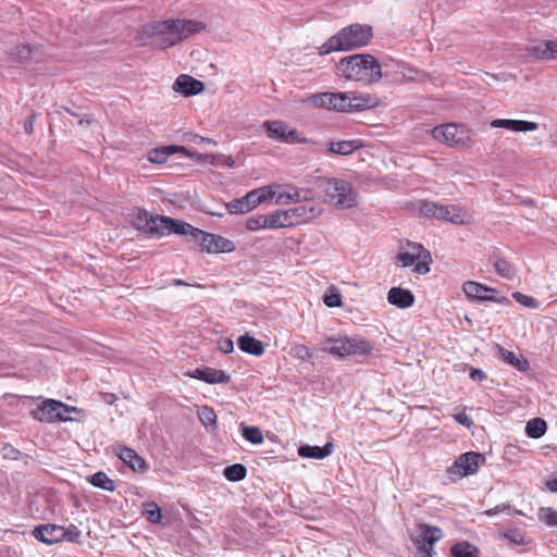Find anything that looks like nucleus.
<instances>
[{"label":"nucleus","mask_w":557,"mask_h":557,"mask_svg":"<svg viewBox=\"0 0 557 557\" xmlns=\"http://www.w3.org/2000/svg\"><path fill=\"white\" fill-rule=\"evenodd\" d=\"M338 75L363 85L376 83L382 77L381 65L371 54H354L343 58L337 65Z\"/></svg>","instance_id":"1"},{"label":"nucleus","mask_w":557,"mask_h":557,"mask_svg":"<svg viewBox=\"0 0 557 557\" xmlns=\"http://www.w3.org/2000/svg\"><path fill=\"white\" fill-rule=\"evenodd\" d=\"M313 106L335 111L352 112L362 111L376 106V98L370 94L322 92L311 97Z\"/></svg>","instance_id":"2"},{"label":"nucleus","mask_w":557,"mask_h":557,"mask_svg":"<svg viewBox=\"0 0 557 557\" xmlns=\"http://www.w3.org/2000/svg\"><path fill=\"white\" fill-rule=\"evenodd\" d=\"M161 48H169L205 29V24L195 20H165L152 27Z\"/></svg>","instance_id":"3"},{"label":"nucleus","mask_w":557,"mask_h":557,"mask_svg":"<svg viewBox=\"0 0 557 557\" xmlns=\"http://www.w3.org/2000/svg\"><path fill=\"white\" fill-rule=\"evenodd\" d=\"M372 37L370 26L354 24L343 28L335 36H332L322 47L321 53L327 54L333 51L351 50L366 46Z\"/></svg>","instance_id":"4"},{"label":"nucleus","mask_w":557,"mask_h":557,"mask_svg":"<svg viewBox=\"0 0 557 557\" xmlns=\"http://www.w3.org/2000/svg\"><path fill=\"white\" fill-rule=\"evenodd\" d=\"M136 226L138 228L145 230L146 232L165 235V234H180L190 236L194 240H196V233L200 230L191 226L185 222H177L168 216L160 215H149L146 211H140L136 219Z\"/></svg>","instance_id":"5"},{"label":"nucleus","mask_w":557,"mask_h":557,"mask_svg":"<svg viewBox=\"0 0 557 557\" xmlns=\"http://www.w3.org/2000/svg\"><path fill=\"white\" fill-rule=\"evenodd\" d=\"M373 349L370 342L360 337H327L322 342L321 350L341 358L349 356H367Z\"/></svg>","instance_id":"6"},{"label":"nucleus","mask_w":557,"mask_h":557,"mask_svg":"<svg viewBox=\"0 0 557 557\" xmlns=\"http://www.w3.org/2000/svg\"><path fill=\"white\" fill-rule=\"evenodd\" d=\"M326 200L341 209H349L357 205L356 194L349 182L341 178H329L322 183Z\"/></svg>","instance_id":"7"},{"label":"nucleus","mask_w":557,"mask_h":557,"mask_svg":"<svg viewBox=\"0 0 557 557\" xmlns=\"http://www.w3.org/2000/svg\"><path fill=\"white\" fill-rule=\"evenodd\" d=\"M72 412L79 413V410L54 399H46L32 410L30 416L35 420L46 423L67 422L77 420L71 416Z\"/></svg>","instance_id":"8"},{"label":"nucleus","mask_w":557,"mask_h":557,"mask_svg":"<svg viewBox=\"0 0 557 557\" xmlns=\"http://www.w3.org/2000/svg\"><path fill=\"white\" fill-rule=\"evenodd\" d=\"M397 261L401 267L413 265L417 274L430 272L431 253L421 244L408 242L397 255Z\"/></svg>","instance_id":"9"},{"label":"nucleus","mask_w":557,"mask_h":557,"mask_svg":"<svg viewBox=\"0 0 557 557\" xmlns=\"http://www.w3.org/2000/svg\"><path fill=\"white\" fill-rule=\"evenodd\" d=\"M36 540L51 545L61 541L78 542L81 531L77 530L75 524H38L33 531Z\"/></svg>","instance_id":"10"},{"label":"nucleus","mask_w":557,"mask_h":557,"mask_svg":"<svg viewBox=\"0 0 557 557\" xmlns=\"http://www.w3.org/2000/svg\"><path fill=\"white\" fill-rule=\"evenodd\" d=\"M423 213L440 220H445L455 224H468L471 215L462 208L456 205H442L433 201H425L421 207Z\"/></svg>","instance_id":"11"},{"label":"nucleus","mask_w":557,"mask_h":557,"mask_svg":"<svg viewBox=\"0 0 557 557\" xmlns=\"http://www.w3.org/2000/svg\"><path fill=\"white\" fill-rule=\"evenodd\" d=\"M410 540L417 552L433 550L434 544L443 536L440 528L430 524H417L409 532Z\"/></svg>","instance_id":"12"},{"label":"nucleus","mask_w":557,"mask_h":557,"mask_svg":"<svg viewBox=\"0 0 557 557\" xmlns=\"http://www.w3.org/2000/svg\"><path fill=\"white\" fill-rule=\"evenodd\" d=\"M485 461V457L480 453L468 451L460 455L448 472L451 478H463L474 474L479 471L480 466Z\"/></svg>","instance_id":"13"},{"label":"nucleus","mask_w":557,"mask_h":557,"mask_svg":"<svg viewBox=\"0 0 557 557\" xmlns=\"http://www.w3.org/2000/svg\"><path fill=\"white\" fill-rule=\"evenodd\" d=\"M432 136L434 139L451 147L463 146L469 139L465 127L456 124L436 126L432 129Z\"/></svg>","instance_id":"14"},{"label":"nucleus","mask_w":557,"mask_h":557,"mask_svg":"<svg viewBox=\"0 0 557 557\" xmlns=\"http://www.w3.org/2000/svg\"><path fill=\"white\" fill-rule=\"evenodd\" d=\"M195 242L199 243L201 250L208 253L231 252L235 249V245L232 240L201 230L196 233Z\"/></svg>","instance_id":"15"},{"label":"nucleus","mask_w":557,"mask_h":557,"mask_svg":"<svg viewBox=\"0 0 557 557\" xmlns=\"http://www.w3.org/2000/svg\"><path fill=\"white\" fill-rule=\"evenodd\" d=\"M462 290L466 296L475 301H494L498 304L507 302L508 299L504 296L499 297L498 292L495 288L480 284L478 282L469 281L462 286Z\"/></svg>","instance_id":"16"},{"label":"nucleus","mask_w":557,"mask_h":557,"mask_svg":"<svg viewBox=\"0 0 557 557\" xmlns=\"http://www.w3.org/2000/svg\"><path fill=\"white\" fill-rule=\"evenodd\" d=\"M263 127L267 129L268 137L273 140L287 144L305 141L295 128H289L283 121H265Z\"/></svg>","instance_id":"17"},{"label":"nucleus","mask_w":557,"mask_h":557,"mask_svg":"<svg viewBox=\"0 0 557 557\" xmlns=\"http://www.w3.org/2000/svg\"><path fill=\"white\" fill-rule=\"evenodd\" d=\"M298 202L299 205L288 209L293 226L307 223L321 215L323 211L319 203L311 200Z\"/></svg>","instance_id":"18"},{"label":"nucleus","mask_w":557,"mask_h":557,"mask_svg":"<svg viewBox=\"0 0 557 557\" xmlns=\"http://www.w3.org/2000/svg\"><path fill=\"white\" fill-rule=\"evenodd\" d=\"M275 190V205L284 206L289 203H298V201H308L312 199V194L308 189L296 187L284 188L282 185H276Z\"/></svg>","instance_id":"19"},{"label":"nucleus","mask_w":557,"mask_h":557,"mask_svg":"<svg viewBox=\"0 0 557 557\" xmlns=\"http://www.w3.org/2000/svg\"><path fill=\"white\" fill-rule=\"evenodd\" d=\"M189 375L209 384H226L230 382V375L223 370H216L209 367L197 368Z\"/></svg>","instance_id":"20"},{"label":"nucleus","mask_w":557,"mask_h":557,"mask_svg":"<svg viewBox=\"0 0 557 557\" xmlns=\"http://www.w3.org/2000/svg\"><path fill=\"white\" fill-rule=\"evenodd\" d=\"M173 89L185 96H193L203 90V84L189 75H180L173 85Z\"/></svg>","instance_id":"21"},{"label":"nucleus","mask_w":557,"mask_h":557,"mask_svg":"<svg viewBox=\"0 0 557 557\" xmlns=\"http://www.w3.org/2000/svg\"><path fill=\"white\" fill-rule=\"evenodd\" d=\"M492 127L506 128L512 132H532L539 128L537 123L521 120L496 119L491 122Z\"/></svg>","instance_id":"22"},{"label":"nucleus","mask_w":557,"mask_h":557,"mask_svg":"<svg viewBox=\"0 0 557 557\" xmlns=\"http://www.w3.org/2000/svg\"><path fill=\"white\" fill-rule=\"evenodd\" d=\"M114 451L134 471H144L146 469L145 460L134 449L119 445L114 448Z\"/></svg>","instance_id":"23"},{"label":"nucleus","mask_w":557,"mask_h":557,"mask_svg":"<svg viewBox=\"0 0 557 557\" xmlns=\"http://www.w3.org/2000/svg\"><path fill=\"white\" fill-rule=\"evenodd\" d=\"M387 300L397 308L406 309L413 305L414 296L409 289L392 287L387 293Z\"/></svg>","instance_id":"24"},{"label":"nucleus","mask_w":557,"mask_h":557,"mask_svg":"<svg viewBox=\"0 0 557 557\" xmlns=\"http://www.w3.org/2000/svg\"><path fill=\"white\" fill-rule=\"evenodd\" d=\"M186 149L181 146H163L160 148H154L148 153V160L151 163L162 164L166 162L168 158L175 152H185Z\"/></svg>","instance_id":"25"},{"label":"nucleus","mask_w":557,"mask_h":557,"mask_svg":"<svg viewBox=\"0 0 557 557\" xmlns=\"http://www.w3.org/2000/svg\"><path fill=\"white\" fill-rule=\"evenodd\" d=\"M333 453V444L326 443L323 447L304 445L298 448V455L302 458L323 459Z\"/></svg>","instance_id":"26"},{"label":"nucleus","mask_w":557,"mask_h":557,"mask_svg":"<svg viewBox=\"0 0 557 557\" xmlns=\"http://www.w3.org/2000/svg\"><path fill=\"white\" fill-rule=\"evenodd\" d=\"M237 344L242 351L253 356H261L264 352L262 342L247 334L240 336Z\"/></svg>","instance_id":"27"},{"label":"nucleus","mask_w":557,"mask_h":557,"mask_svg":"<svg viewBox=\"0 0 557 557\" xmlns=\"http://www.w3.org/2000/svg\"><path fill=\"white\" fill-rule=\"evenodd\" d=\"M532 53L537 59L557 58V39L548 41H540L532 47Z\"/></svg>","instance_id":"28"},{"label":"nucleus","mask_w":557,"mask_h":557,"mask_svg":"<svg viewBox=\"0 0 557 557\" xmlns=\"http://www.w3.org/2000/svg\"><path fill=\"white\" fill-rule=\"evenodd\" d=\"M268 218H269L268 228L274 230V228H285V227L293 226L288 209L275 210L272 213L268 214Z\"/></svg>","instance_id":"29"},{"label":"nucleus","mask_w":557,"mask_h":557,"mask_svg":"<svg viewBox=\"0 0 557 557\" xmlns=\"http://www.w3.org/2000/svg\"><path fill=\"white\" fill-rule=\"evenodd\" d=\"M361 147L359 140L331 141L329 151L335 154L347 156Z\"/></svg>","instance_id":"30"},{"label":"nucleus","mask_w":557,"mask_h":557,"mask_svg":"<svg viewBox=\"0 0 557 557\" xmlns=\"http://www.w3.org/2000/svg\"><path fill=\"white\" fill-rule=\"evenodd\" d=\"M450 554L453 557H480L479 548L468 541L454 544L450 548Z\"/></svg>","instance_id":"31"},{"label":"nucleus","mask_w":557,"mask_h":557,"mask_svg":"<svg viewBox=\"0 0 557 557\" xmlns=\"http://www.w3.org/2000/svg\"><path fill=\"white\" fill-rule=\"evenodd\" d=\"M547 430L545 420L541 418L531 419L525 426V433L531 438L542 437Z\"/></svg>","instance_id":"32"},{"label":"nucleus","mask_w":557,"mask_h":557,"mask_svg":"<svg viewBox=\"0 0 557 557\" xmlns=\"http://www.w3.org/2000/svg\"><path fill=\"white\" fill-rule=\"evenodd\" d=\"M33 50L28 45L14 47L10 52V59L16 63H25L32 58Z\"/></svg>","instance_id":"33"},{"label":"nucleus","mask_w":557,"mask_h":557,"mask_svg":"<svg viewBox=\"0 0 557 557\" xmlns=\"http://www.w3.org/2000/svg\"><path fill=\"white\" fill-rule=\"evenodd\" d=\"M498 350H499L503 359L507 363L513 366L515 368H517L520 371H524L528 369L529 362L525 359H520L519 357H517V355L515 352L506 350L502 347H498Z\"/></svg>","instance_id":"34"},{"label":"nucleus","mask_w":557,"mask_h":557,"mask_svg":"<svg viewBox=\"0 0 557 557\" xmlns=\"http://www.w3.org/2000/svg\"><path fill=\"white\" fill-rule=\"evenodd\" d=\"M500 536L517 545H527L530 543L524 532L520 529H505L500 531Z\"/></svg>","instance_id":"35"},{"label":"nucleus","mask_w":557,"mask_h":557,"mask_svg":"<svg viewBox=\"0 0 557 557\" xmlns=\"http://www.w3.org/2000/svg\"><path fill=\"white\" fill-rule=\"evenodd\" d=\"M224 476L232 482L242 481L247 474L245 466L235 463L224 469Z\"/></svg>","instance_id":"36"},{"label":"nucleus","mask_w":557,"mask_h":557,"mask_svg":"<svg viewBox=\"0 0 557 557\" xmlns=\"http://www.w3.org/2000/svg\"><path fill=\"white\" fill-rule=\"evenodd\" d=\"M89 482L97 487L103 488L106 491H113L115 488L114 482L108 478V475L99 471L90 476Z\"/></svg>","instance_id":"37"},{"label":"nucleus","mask_w":557,"mask_h":557,"mask_svg":"<svg viewBox=\"0 0 557 557\" xmlns=\"http://www.w3.org/2000/svg\"><path fill=\"white\" fill-rule=\"evenodd\" d=\"M494 267L496 272L505 278L511 280L516 276L513 267L504 259H497Z\"/></svg>","instance_id":"38"},{"label":"nucleus","mask_w":557,"mask_h":557,"mask_svg":"<svg viewBox=\"0 0 557 557\" xmlns=\"http://www.w3.org/2000/svg\"><path fill=\"white\" fill-rule=\"evenodd\" d=\"M198 418L205 426L215 425L216 423V414L208 406H202L198 409Z\"/></svg>","instance_id":"39"},{"label":"nucleus","mask_w":557,"mask_h":557,"mask_svg":"<svg viewBox=\"0 0 557 557\" xmlns=\"http://www.w3.org/2000/svg\"><path fill=\"white\" fill-rule=\"evenodd\" d=\"M268 224H269L268 214L251 216V218L247 219V221H246L247 230L252 231V232L268 228Z\"/></svg>","instance_id":"40"},{"label":"nucleus","mask_w":557,"mask_h":557,"mask_svg":"<svg viewBox=\"0 0 557 557\" xmlns=\"http://www.w3.org/2000/svg\"><path fill=\"white\" fill-rule=\"evenodd\" d=\"M144 513L148 522H160L162 518L161 509L156 503L144 505Z\"/></svg>","instance_id":"41"},{"label":"nucleus","mask_w":557,"mask_h":557,"mask_svg":"<svg viewBox=\"0 0 557 557\" xmlns=\"http://www.w3.org/2000/svg\"><path fill=\"white\" fill-rule=\"evenodd\" d=\"M243 436L252 444H261L263 442L262 432L257 426L243 428Z\"/></svg>","instance_id":"42"},{"label":"nucleus","mask_w":557,"mask_h":557,"mask_svg":"<svg viewBox=\"0 0 557 557\" xmlns=\"http://www.w3.org/2000/svg\"><path fill=\"white\" fill-rule=\"evenodd\" d=\"M227 209L231 213H234V214L246 213V212L250 211L244 197L240 199H235V200L231 201L227 205Z\"/></svg>","instance_id":"43"},{"label":"nucleus","mask_w":557,"mask_h":557,"mask_svg":"<svg viewBox=\"0 0 557 557\" xmlns=\"http://www.w3.org/2000/svg\"><path fill=\"white\" fill-rule=\"evenodd\" d=\"M512 297L517 302L521 304L524 307L534 309L539 307V301L535 298L524 295L520 292L513 293Z\"/></svg>","instance_id":"44"},{"label":"nucleus","mask_w":557,"mask_h":557,"mask_svg":"<svg viewBox=\"0 0 557 557\" xmlns=\"http://www.w3.org/2000/svg\"><path fill=\"white\" fill-rule=\"evenodd\" d=\"M277 189L276 185H265L259 188H256L257 193L259 194L261 202H264L269 199L275 200V190Z\"/></svg>","instance_id":"45"},{"label":"nucleus","mask_w":557,"mask_h":557,"mask_svg":"<svg viewBox=\"0 0 557 557\" xmlns=\"http://www.w3.org/2000/svg\"><path fill=\"white\" fill-rule=\"evenodd\" d=\"M292 355L295 358L301 359V360H308L312 357V352L309 347L306 345H295L292 347Z\"/></svg>","instance_id":"46"},{"label":"nucleus","mask_w":557,"mask_h":557,"mask_svg":"<svg viewBox=\"0 0 557 557\" xmlns=\"http://www.w3.org/2000/svg\"><path fill=\"white\" fill-rule=\"evenodd\" d=\"M539 520L542 522H557V511L552 508H541L539 510Z\"/></svg>","instance_id":"47"},{"label":"nucleus","mask_w":557,"mask_h":557,"mask_svg":"<svg viewBox=\"0 0 557 557\" xmlns=\"http://www.w3.org/2000/svg\"><path fill=\"white\" fill-rule=\"evenodd\" d=\"M197 160L199 162L210 163L211 165L219 166L222 165V154H197Z\"/></svg>","instance_id":"48"},{"label":"nucleus","mask_w":557,"mask_h":557,"mask_svg":"<svg viewBox=\"0 0 557 557\" xmlns=\"http://www.w3.org/2000/svg\"><path fill=\"white\" fill-rule=\"evenodd\" d=\"M244 198L250 211L262 203L256 189L250 190Z\"/></svg>","instance_id":"49"},{"label":"nucleus","mask_w":557,"mask_h":557,"mask_svg":"<svg viewBox=\"0 0 557 557\" xmlns=\"http://www.w3.org/2000/svg\"><path fill=\"white\" fill-rule=\"evenodd\" d=\"M323 302L330 308L339 307L342 306V298L338 294L332 293L323 297Z\"/></svg>","instance_id":"50"},{"label":"nucleus","mask_w":557,"mask_h":557,"mask_svg":"<svg viewBox=\"0 0 557 557\" xmlns=\"http://www.w3.org/2000/svg\"><path fill=\"white\" fill-rule=\"evenodd\" d=\"M218 347L219 349L224 352V354H228V352H232L233 349H234V343L232 339L230 338H223L221 341H219L218 343Z\"/></svg>","instance_id":"51"},{"label":"nucleus","mask_w":557,"mask_h":557,"mask_svg":"<svg viewBox=\"0 0 557 557\" xmlns=\"http://www.w3.org/2000/svg\"><path fill=\"white\" fill-rule=\"evenodd\" d=\"M469 375L473 381L479 382L483 381L486 377L485 373L481 369H471Z\"/></svg>","instance_id":"52"},{"label":"nucleus","mask_w":557,"mask_h":557,"mask_svg":"<svg viewBox=\"0 0 557 557\" xmlns=\"http://www.w3.org/2000/svg\"><path fill=\"white\" fill-rule=\"evenodd\" d=\"M455 420L462 425L470 426L472 424L471 419L466 413H458L455 416Z\"/></svg>","instance_id":"53"},{"label":"nucleus","mask_w":557,"mask_h":557,"mask_svg":"<svg viewBox=\"0 0 557 557\" xmlns=\"http://www.w3.org/2000/svg\"><path fill=\"white\" fill-rule=\"evenodd\" d=\"M34 116H29L28 120L25 122L24 124V129L27 134H32L34 128H33V125H34V121H33Z\"/></svg>","instance_id":"54"},{"label":"nucleus","mask_w":557,"mask_h":557,"mask_svg":"<svg viewBox=\"0 0 557 557\" xmlns=\"http://www.w3.org/2000/svg\"><path fill=\"white\" fill-rule=\"evenodd\" d=\"M235 164V161L232 157L222 154V165H226L228 168H233Z\"/></svg>","instance_id":"55"},{"label":"nucleus","mask_w":557,"mask_h":557,"mask_svg":"<svg viewBox=\"0 0 557 557\" xmlns=\"http://www.w3.org/2000/svg\"><path fill=\"white\" fill-rule=\"evenodd\" d=\"M506 510H509V507H508V506H505V505H503V506H497V507H495V508H494V509H492V510H487V511H486V515H487V516H493V515H495V513H497V512H499V511H506Z\"/></svg>","instance_id":"56"},{"label":"nucleus","mask_w":557,"mask_h":557,"mask_svg":"<svg viewBox=\"0 0 557 557\" xmlns=\"http://www.w3.org/2000/svg\"><path fill=\"white\" fill-rule=\"evenodd\" d=\"M546 486L550 492H557V478L547 481Z\"/></svg>","instance_id":"57"},{"label":"nucleus","mask_w":557,"mask_h":557,"mask_svg":"<svg viewBox=\"0 0 557 557\" xmlns=\"http://www.w3.org/2000/svg\"><path fill=\"white\" fill-rule=\"evenodd\" d=\"M434 549L433 550H422V552H416V557H433Z\"/></svg>","instance_id":"58"},{"label":"nucleus","mask_w":557,"mask_h":557,"mask_svg":"<svg viewBox=\"0 0 557 557\" xmlns=\"http://www.w3.org/2000/svg\"><path fill=\"white\" fill-rule=\"evenodd\" d=\"M90 123H91V119H89V117L78 120L79 125L90 124Z\"/></svg>","instance_id":"59"},{"label":"nucleus","mask_w":557,"mask_h":557,"mask_svg":"<svg viewBox=\"0 0 557 557\" xmlns=\"http://www.w3.org/2000/svg\"><path fill=\"white\" fill-rule=\"evenodd\" d=\"M199 139H200L201 141H207V143H209V144H213V145H215V141H214L213 139H209V138H205V137H199Z\"/></svg>","instance_id":"60"},{"label":"nucleus","mask_w":557,"mask_h":557,"mask_svg":"<svg viewBox=\"0 0 557 557\" xmlns=\"http://www.w3.org/2000/svg\"><path fill=\"white\" fill-rule=\"evenodd\" d=\"M174 285L175 286H183V285H187L185 282H183L182 280H175L174 281Z\"/></svg>","instance_id":"61"},{"label":"nucleus","mask_w":557,"mask_h":557,"mask_svg":"<svg viewBox=\"0 0 557 557\" xmlns=\"http://www.w3.org/2000/svg\"><path fill=\"white\" fill-rule=\"evenodd\" d=\"M112 398H114V395H111L109 399H107V403H111Z\"/></svg>","instance_id":"62"},{"label":"nucleus","mask_w":557,"mask_h":557,"mask_svg":"<svg viewBox=\"0 0 557 557\" xmlns=\"http://www.w3.org/2000/svg\"><path fill=\"white\" fill-rule=\"evenodd\" d=\"M112 398H114V395H111L109 399H107V403H111Z\"/></svg>","instance_id":"63"},{"label":"nucleus","mask_w":557,"mask_h":557,"mask_svg":"<svg viewBox=\"0 0 557 557\" xmlns=\"http://www.w3.org/2000/svg\"><path fill=\"white\" fill-rule=\"evenodd\" d=\"M112 398H114V395H111L109 399H107V403H111Z\"/></svg>","instance_id":"64"}]
</instances>
